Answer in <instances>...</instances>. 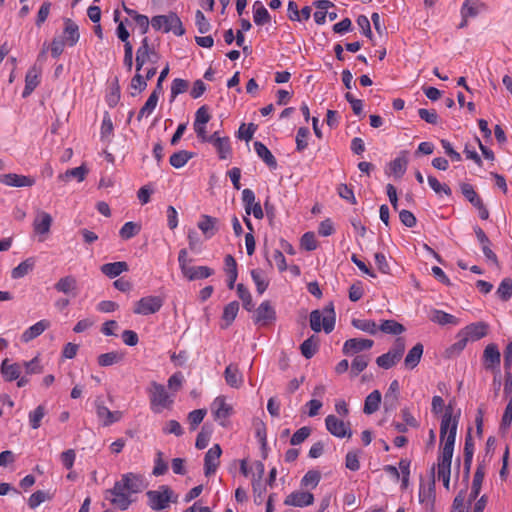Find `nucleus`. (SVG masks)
<instances>
[{"label": "nucleus", "instance_id": "1", "mask_svg": "<svg viewBox=\"0 0 512 512\" xmlns=\"http://www.w3.org/2000/svg\"><path fill=\"white\" fill-rule=\"evenodd\" d=\"M146 486L142 475L129 472L123 474L121 480L116 481L113 488L106 490L105 493L114 496L110 499L112 505L126 510L132 503L129 493H140Z\"/></svg>", "mask_w": 512, "mask_h": 512}, {"label": "nucleus", "instance_id": "2", "mask_svg": "<svg viewBox=\"0 0 512 512\" xmlns=\"http://www.w3.org/2000/svg\"><path fill=\"white\" fill-rule=\"evenodd\" d=\"M310 327L316 333L322 329L327 334L333 331L335 327V311L332 302L326 305L323 311L313 310L310 313Z\"/></svg>", "mask_w": 512, "mask_h": 512}, {"label": "nucleus", "instance_id": "3", "mask_svg": "<svg viewBox=\"0 0 512 512\" xmlns=\"http://www.w3.org/2000/svg\"><path fill=\"white\" fill-rule=\"evenodd\" d=\"M147 392L151 409L155 413H160L165 408H171L174 403L173 396L167 392L165 386L156 381L150 382Z\"/></svg>", "mask_w": 512, "mask_h": 512}, {"label": "nucleus", "instance_id": "4", "mask_svg": "<svg viewBox=\"0 0 512 512\" xmlns=\"http://www.w3.org/2000/svg\"><path fill=\"white\" fill-rule=\"evenodd\" d=\"M146 496L149 507L155 511L168 508L170 502H177V495L167 485H161L158 490L147 491Z\"/></svg>", "mask_w": 512, "mask_h": 512}, {"label": "nucleus", "instance_id": "5", "mask_svg": "<svg viewBox=\"0 0 512 512\" xmlns=\"http://www.w3.org/2000/svg\"><path fill=\"white\" fill-rule=\"evenodd\" d=\"M460 410L456 414H454V402L450 401L447 406H445V411L441 419L440 424V440L441 443L445 442V439L451 428L455 424L456 428L458 427V422L460 418Z\"/></svg>", "mask_w": 512, "mask_h": 512}, {"label": "nucleus", "instance_id": "6", "mask_svg": "<svg viewBox=\"0 0 512 512\" xmlns=\"http://www.w3.org/2000/svg\"><path fill=\"white\" fill-rule=\"evenodd\" d=\"M163 305V300L158 296L142 297L135 303L133 312L138 315H149L158 312Z\"/></svg>", "mask_w": 512, "mask_h": 512}, {"label": "nucleus", "instance_id": "7", "mask_svg": "<svg viewBox=\"0 0 512 512\" xmlns=\"http://www.w3.org/2000/svg\"><path fill=\"white\" fill-rule=\"evenodd\" d=\"M483 363L486 370L500 373L501 354L496 344H488L483 352Z\"/></svg>", "mask_w": 512, "mask_h": 512}, {"label": "nucleus", "instance_id": "8", "mask_svg": "<svg viewBox=\"0 0 512 512\" xmlns=\"http://www.w3.org/2000/svg\"><path fill=\"white\" fill-rule=\"evenodd\" d=\"M325 425L326 429L335 437L351 438L352 436L350 422L345 423L343 420L338 419L335 415H328L325 418Z\"/></svg>", "mask_w": 512, "mask_h": 512}, {"label": "nucleus", "instance_id": "9", "mask_svg": "<svg viewBox=\"0 0 512 512\" xmlns=\"http://www.w3.org/2000/svg\"><path fill=\"white\" fill-rule=\"evenodd\" d=\"M222 449L219 444H215L205 454L204 457V474L205 476H211L214 474L220 464V456Z\"/></svg>", "mask_w": 512, "mask_h": 512}, {"label": "nucleus", "instance_id": "10", "mask_svg": "<svg viewBox=\"0 0 512 512\" xmlns=\"http://www.w3.org/2000/svg\"><path fill=\"white\" fill-rule=\"evenodd\" d=\"M36 180L32 176L8 173L0 175V183L10 187H31Z\"/></svg>", "mask_w": 512, "mask_h": 512}, {"label": "nucleus", "instance_id": "11", "mask_svg": "<svg viewBox=\"0 0 512 512\" xmlns=\"http://www.w3.org/2000/svg\"><path fill=\"white\" fill-rule=\"evenodd\" d=\"M52 222L53 218L49 213L38 209L32 224L35 234L40 236L48 235Z\"/></svg>", "mask_w": 512, "mask_h": 512}, {"label": "nucleus", "instance_id": "12", "mask_svg": "<svg viewBox=\"0 0 512 512\" xmlns=\"http://www.w3.org/2000/svg\"><path fill=\"white\" fill-rule=\"evenodd\" d=\"M151 56H157L156 51L150 46L147 37H144L141 46L136 51V72H140L146 62L151 60Z\"/></svg>", "mask_w": 512, "mask_h": 512}, {"label": "nucleus", "instance_id": "13", "mask_svg": "<svg viewBox=\"0 0 512 512\" xmlns=\"http://www.w3.org/2000/svg\"><path fill=\"white\" fill-rule=\"evenodd\" d=\"M96 414L103 426H110L122 418V412L111 411L103 402L96 400Z\"/></svg>", "mask_w": 512, "mask_h": 512}, {"label": "nucleus", "instance_id": "14", "mask_svg": "<svg viewBox=\"0 0 512 512\" xmlns=\"http://www.w3.org/2000/svg\"><path fill=\"white\" fill-rule=\"evenodd\" d=\"M455 440H456V426L454 424L453 427L451 428V431L447 435L445 442L442 446L441 453L438 457V463L451 465Z\"/></svg>", "mask_w": 512, "mask_h": 512}, {"label": "nucleus", "instance_id": "15", "mask_svg": "<svg viewBox=\"0 0 512 512\" xmlns=\"http://www.w3.org/2000/svg\"><path fill=\"white\" fill-rule=\"evenodd\" d=\"M314 502V496L310 492L306 491H295L289 494L285 500L284 504L295 507H306L312 505Z\"/></svg>", "mask_w": 512, "mask_h": 512}, {"label": "nucleus", "instance_id": "16", "mask_svg": "<svg viewBox=\"0 0 512 512\" xmlns=\"http://www.w3.org/2000/svg\"><path fill=\"white\" fill-rule=\"evenodd\" d=\"M374 341L371 339H362V338H351L345 341L343 345V353L355 354L364 350H369L372 348Z\"/></svg>", "mask_w": 512, "mask_h": 512}, {"label": "nucleus", "instance_id": "17", "mask_svg": "<svg viewBox=\"0 0 512 512\" xmlns=\"http://www.w3.org/2000/svg\"><path fill=\"white\" fill-rule=\"evenodd\" d=\"M54 288L60 293L75 297L77 295V280L72 275L62 277L54 284Z\"/></svg>", "mask_w": 512, "mask_h": 512}, {"label": "nucleus", "instance_id": "18", "mask_svg": "<svg viewBox=\"0 0 512 512\" xmlns=\"http://www.w3.org/2000/svg\"><path fill=\"white\" fill-rule=\"evenodd\" d=\"M215 420L227 419L233 412L231 405L227 404L223 396H218L212 403Z\"/></svg>", "mask_w": 512, "mask_h": 512}, {"label": "nucleus", "instance_id": "19", "mask_svg": "<svg viewBox=\"0 0 512 512\" xmlns=\"http://www.w3.org/2000/svg\"><path fill=\"white\" fill-rule=\"evenodd\" d=\"M224 378L232 388H239L243 384V375L236 364H229L224 371Z\"/></svg>", "mask_w": 512, "mask_h": 512}, {"label": "nucleus", "instance_id": "20", "mask_svg": "<svg viewBox=\"0 0 512 512\" xmlns=\"http://www.w3.org/2000/svg\"><path fill=\"white\" fill-rule=\"evenodd\" d=\"M488 327V324H486L485 322H476L467 325L462 330L465 332L469 340L477 341L487 335Z\"/></svg>", "mask_w": 512, "mask_h": 512}, {"label": "nucleus", "instance_id": "21", "mask_svg": "<svg viewBox=\"0 0 512 512\" xmlns=\"http://www.w3.org/2000/svg\"><path fill=\"white\" fill-rule=\"evenodd\" d=\"M276 319V312L269 301L262 302L256 310V323L266 324Z\"/></svg>", "mask_w": 512, "mask_h": 512}, {"label": "nucleus", "instance_id": "22", "mask_svg": "<svg viewBox=\"0 0 512 512\" xmlns=\"http://www.w3.org/2000/svg\"><path fill=\"white\" fill-rule=\"evenodd\" d=\"M50 322L47 320H40L28 329H26L21 335V340L24 343H28L41 335L47 328H49Z\"/></svg>", "mask_w": 512, "mask_h": 512}, {"label": "nucleus", "instance_id": "23", "mask_svg": "<svg viewBox=\"0 0 512 512\" xmlns=\"http://www.w3.org/2000/svg\"><path fill=\"white\" fill-rule=\"evenodd\" d=\"M0 371L4 380L11 382L19 378L21 366L18 363L10 364L8 359H4L1 363Z\"/></svg>", "mask_w": 512, "mask_h": 512}, {"label": "nucleus", "instance_id": "24", "mask_svg": "<svg viewBox=\"0 0 512 512\" xmlns=\"http://www.w3.org/2000/svg\"><path fill=\"white\" fill-rule=\"evenodd\" d=\"M64 25H65V27H64L65 41L70 47H72L79 41V38H80L79 27L70 18H66L64 20Z\"/></svg>", "mask_w": 512, "mask_h": 512}, {"label": "nucleus", "instance_id": "25", "mask_svg": "<svg viewBox=\"0 0 512 512\" xmlns=\"http://www.w3.org/2000/svg\"><path fill=\"white\" fill-rule=\"evenodd\" d=\"M424 347L421 343L415 344L407 353L404 364L407 369H414L420 362Z\"/></svg>", "mask_w": 512, "mask_h": 512}, {"label": "nucleus", "instance_id": "26", "mask_svg": "<svg viewBox=\"0 0 512 512\" xmlns=\"http://www.w3.org/2000/svg\"><path fill=\"white\" fill-rule=\"evenodd\" d=\"M217 222L218 220L209 215H202L200 221L198 222V228L202 231L207 239L214 236L217 232Z\"/></svg>", "mask_w": 512, "mask_h": 512}, {"label": "nucleus", "instance_id": "27", "mask_svg": "<svg viewBox=\"0 0 512 512\" xmlns=\"http://www.w3.org/2000/svg\"><path fill=\"white\" fill-rule=\"evenodd\" d=\"M254 149L257 155L264 161V163L271 169L277 168L276 158L271 151L260 141L254 142Z\"/></svg>", "mask_w": 512, "mask_h": 512}, {"label": "nucleus", "instance_id": "28", "mask_svg": "<svg viewBox=\"0 0 512 512\" xmlns=\"http://www.w3.org/2000/svg\"><path fill=\"white\" fill-rule=\"evenodd\" d=\"M214 274V270L207 266H191L183 276L189 281L205 279Z\"/></svg>", "mask_w": 512, "mask_h": 512}, {"label": "nucleus", "instance_id": "29", "mask_svg": "<svg viewBox=\"0 0 512 512\" xmlns=\"http://www.w3.org/2000/svg\"><path fill=\"white\" fill-rule=\"evenodd\" d=\"M101 272L109 278H115L121 273L128 271L129 267L125 261L106 263L101 266Z\"/></svg>", "mask_w": 512, "mask_h": 512}, {"label": "nucleus", "instance_id": "30", "mask_svg": "<svg viewBox=\"0 0 512 512\" xmlns=\"http://www.w3.org/2000/svg\"><path fill=\"white\" fill-rule=\"evenodd\" d=\"M40 74V70L36 68V66H33L31 69L28 70L26 77H25V87L22 93V96L25 98L29 96L34 89L39 84L38 76Z\"/></svg>", "mask_w": 512, "mask_h": 512}, {"label": "nucleus", "instance_id": "31", "mask_svg": "<svg viewBox=\"0 0 512 512\" xmlns=\"http://www.w3.org/2000/svg\"><path fill=\"white\" fill-rule=\"evenodd\" d=\"M382 395L379 390L372 391L365 399L364 403V413L365 414H373L375 413L381 404Z\"/></svg>", "mask_w": 512, "mask_h": 512}, {"label": "nucleus", "instance_id": "32", "mask_svg": "<svg viewBox=\"0 0 512 512\" xmlns=\"http://www.w3.org/2000/svg\"><path fill=\"white\" fill-rule=\"evenodd\" d=\"M430 320L442 326L448 324L457 325L459 322L455 316L438 309H433L431 311Z\"/></svg>", "mask_w": 512, "mask_h": 512}, {"label": "nucleus", "instance_id": "33", "mask_svg": "<svg viewBox=\"0 0 512 512\" xmlns=\"http://www.w3.org/2000/svg\"><path fill=\"white\" fill-rule=\"evenodd\" d=\"M88 168L82 164L79 167L66 170L65 173L60 174L58 179L61 181H68L71 178H76L78 182H82L88 174Z\"/></svg>", "mask_w": 512, "mask_h": 512}, {"label": "nucleus", "instance_id": "34", "mask_svg": "<svg viewBox=\"0 0 512 512\" xmlns=\"http://www.w3.org/2000/svg\"><path fill=\"white\" fill-rule=\"evenodd\" d=\"M239 311V303L237 301H232L224 307L222 320L225 324H222L221 327L223 329L227 328L232 324L235 320L237 313Z\"/></svg>", "mask_w": 512, "mask_h": 512}, {"label": "nucleus", "instance_id": "35", "mask_svg": "<svg viewBox=\"0 0 512 512\" xmlns=\"http://www.w3.org/2000/svg\"><path fill=\"white\" fill-rule=\"evenodd\" d=\"M194 157V153L187 150H180L170 156L169 163L174 168H182L190 159Z\"/></svg>", "mask_w": 512, "mask_h": 512}, {"label": "nucleus", "instance_id": "36", "mask_svg": "<svg viewBox=\"0 0 512 512\" xmlns=\"http://www.w3.org/2000/svg\"><path fill=\"white\" fill-rule=\"evenodd\" d=\"M456 338V342L446 350L448 357L458 355L466 347L468 341H470L463 330L459 331Z\"/></svg>", "mask_w": 512, "mask_h": 512}, {"label": "nucleus", "instance_id": "37", "mask_svg": "<svg viewBox=\"0 0 512 512\" xmlns=\"http://www.w3.org/2000/svg\"><path fill=\"white\" fill-rule=\"evenodd\" d=\"M484 475H485V473H484L483 467L479 466L476 469L474 477H473L471 492L469 495L470 501L476 500V498L478 497L480 490H481Z\"/></svg>", "mask_w": 512, "mask_h": 512}, {"label": "nucleus", "instance_id": "38", "mask_svg": "<svg viewBox=\"0 0 512 512\" xmlns=\"http://www.w3.org/2000/svg\"><path fill=\"white\" fill-rule=\"evenodd\" d=\"M35 265V260L33 258H27L26 260L22 261L18 266H16L12 272L11 276L13 279H19L24 276H26L28 273H30Z\"/></svg>", "mask_w": 512, "mask_h": 512}, {"label": "nucleus", "instance_id": "39", "mask_svg": "<svg viewBox=\"0 0 512 512\" xmlns=\"http://www.w3.org/2000/svg\"><path fill=\"white\" fill-rule=\"evenodd\" d=\"M124 359V354L118 351H111L98 356V364L101 367L117 364Z\"/></svg>", "mask_w": 512, "mask_h": 512}, {"label": "nucleus", "instance_id": "40", "mask_svg": "<svg viewBox=\"0 0 512 512\" xmlns=\"http://www.w3.org/2000/svg\"><path fill=\"white\" fill-rule=\"evenodd\" d=\"M378 330L390 335H399L405 331V327L395 320H383Z\"/></svg>", "mask_w": 512, "mask_h": 512}, {"label": "nucleus", "instance_id": "41", "mask_svg": "<svg viewBox=\"0 0 512 512\" xmlns=\"http://www.w3.org/2000/svg\"><path fill=\"white\" fill-rule=\"evenodd\" d=\"M54 497L50 491L37 490L28 499V506L31 509L37 508L41 503L49 501Z\"/></svg>", "mask_w": 512, "mask_h": 512}, {"label": "nucleus", "instance_id": "42", "mask_svg": "<svg viewBox=\"0 0 512 512\" xmlns=\"http://www.w3.org/2000/svg\"><path fill=\"white\" fill-rule=\"evenodd\" d=\"M300 350L306 359L312 358L318 350V339L314 335L306 339L301 345Z\"/></svg>", "mask_w": 512, "mask_h": 512}, {"label": "nucleus", "instance_id": "43", "mask_svg": "<svg viewBox=\"0 0 512 512\" xmlns=\"http://www.w3.org/2000/svg\"><path fill=\"white\" fill-rule=\"evenodd\" d=\"M253 20L256 25L260 26L270 22L271 20L268 10L259 1L254 4Z\"/></svg>", "mask_w": 512, "mask_h": 512}, {"label": "nucleus", "instance_id": "44", "mask_svg": "<svg viewBox=\"0 0 512 512\" xmlns=\"http://www.w3.org/2000/svg\"><path fill=\"white\" fill-rule=\"evenodd\" d=\"M159 96H160L159 94L152 91L149 98L147 99V101L145 102V104L143 105V107L140 109V111L138 113V116H137L138 121H140L143 118V116H148L153 112V110L157 106Z\"/></svg>", "mask_w": 512, "mask_h": 512}, {"label": "nucleus", "instance_id": "45", "mask_svg": "<svg viewBox=\"0 0 512 512\" xmlns=\"http://www.w3.org/2000/svg\"><path fill=\"white\" fill-rule=\"evenodd\" d=\"M463 196L474 206L480 205L483 201L481 197L474 190L473 186L468 183H462L460 185Z\"/></svg>", "mask_w": 512, "mask_h": 512}, {"label": "nucleus", "instance_id": "46", "mask_svg": "<svg viewBox=\"0 0 512 512\" xmlns=\"http://www.w3.org/2000/svg\"><path fill=\"white\" fill-rule=\"evenodd\" d=\"M214 147L216 148L220 159H227L231 156L232 149L229 137L225 136L221 139H216Z\"/></svg>", "mask_w": 512, "mask_h": 512}, {"label": "nucleus", "instance_id": "47", "mask_svg": "<svg viewBox=\"0 0 512 512\" xmlns=\"http://www.w3.org/2000/svg\"><path fill=\"white\" fill-rule=\"evenodd\" d=\"M408 161L405 157H397L390 162L389 168L396 178H401L407 169Z\"/></svg>", "mask_w": 512, "mask_h": 512}, {"label": "nucleus", "instance_id": "48", "mask_svg": "<svg viewBox=\"0 0 512 512\" xmlns=\"http://www.w3.org/2000/svg\"><path fill=\"white\" fill-rule=\"evenodd\" d=\"M321 480V473L318 470H309L301 479V486L314 489Z\"/></svg>", "mask_w": 512, "mask_h": 512}, {"label": "nucleus", "instance_id": "49", "mask_svg": "<svg viewBox=\"0 0 512 512\" xmlns=\"http://www.w3.org/2000/svg\"><path fill=\"white\" fill-rule=\"evenodd\" d=\"M256 437L258 438L261 444V450L263 458L267 457V434H266V425L263 421L259 420L256 424Z\"/></svg>", "mask_w": 512, "mask_h": 512}, {"label": "nucleus", "instance_id": "50", "mask_svg": "<svg viewBox=\"0 0 512 512\" xmlns=\"http://www.w3.org/2000/svg\"><path fill=\"white\" fill-rule=\"evenodd\" d=\"M172 31L177 36H182L185 33L182 22L176 13H170L169 25L165 27L164 32L168 33Z\"/></svg>", "mask_w": 512, "mask_h": 512}, {"label": "nucleus", "instance_id": "51", "mask_svg": "<svg viewBox=\"0 0 512 512\" xmlns=\"http://www.w3.org/2000/svg\"><path fill=\"white\" fill-rule=\"evenodd\" d=\"M352 325L364 332H367L371 335H375L378 331V326L376 323L372 320H365V319H353Z\"/></svg>", "mask_w": 512, "mask_h": 512}, {"label": "nucleus", "instance_id": "52", "mask_svg": "<svg viewBox=\"0 0 512 512\" xmlns=\"http://www.w3.org/2000/svg\"><path fill=\"white\" fill-rule=\"evenodd\" d=\"M237 294H238V297L243 302V307L247 311H252L254 309V304H253V301H252L251 293L249 292V290L242 283H239L237 285Z\"/></svg>", "mask_w": 512, "mask_h": 512}, {"label": "nucleus", "instance_id": "53", "mask_svg": "<svg viewBox=\"0 0 512 512\" xmlns=\"http://www.w3.org/2000/svg\"><path fill=\"white\" fill-rule=\"evenodd\" d=\"M496 294L502 301H508L512 297V279L504 278L501 281Z\"/></svg>", "mask_w": 512, "mask_h": 512}, {"label": "nucleus", "instance_id": "54", "mask_svg": "<svg viewBox=\"0 0 512 512\" xmlns=\"http://www.w3.org/2000/svg\"><path fill=\"white\" fill-rule=\"evenodd\" d=\"M251 277L256 285L257 292L259 294H263L269 285V282L264 277L263 272L261 270L254 269L251 271Z\"/></svg>", "mask_w": 512, "mask_h": 512}, {"label": "nucleus", "instance_id": "55", "mask_svg": "<svg viewBox=\"0 0 512 512\" xmlns=\"http://www.w3.org/2000/svg\"><path fill=\"white\" fill-rule=\"evenodd\" d=\"M141 230L139 224L134 222H126L120 229L119 235L122 239L128 240L136 236Z\"/></svg>", "mask_w": 512, "mask_h": 512}, {"label": "nucleus", "instance_id": "56", "mask_svg": "<svg viewBox=\"0 0 512 512\" xmlns=\"http://www.w3.org/2000/svg\"><path fill=\"white\" fill-rule=\"evenodd\" d=\"M46 414V409L43 405L37 406L33 411L29 413L30 426L33 429H38L41 425V420Z\"/></svg>", "mask_w": 512, "mask_h": 512}, {"label": "nucleus", "instance_id": "57", "mask_svg": "<svg viewBox=\"0 0 512 512\" xmlns=\"http://www.w3.org/2000/svg\"><path fill=\"white\" fill-rule=\"evenodd\" d=\"M146 87L147 80L142 74H140V72H136V74L134 75L130 82V88L135 90L136 92H131V96H136L137 93H141L142 91H144Z\"/></svg>", "mask_w": 512, "mask_h": 512}, {"label": "nucleus", "instance_id": "58", "mask_svg": "<svg viewBox=\"0 0 512 512\" xmlns=\"http://www.w3.org/2000/svg\"><path fill=\"white\" fill-rule=\"evenodd\" d=\"M369 363V357L366 355H358L356 356L351 364V375L353 377L357 376L360 372H362Z\"/></svg>", "mask_w": 512, "mask_h": 512}, {"label": "nucleus", "instance_id": "59", "mask_svg": "<svg viewBox=\"0 0 512 512\" xmlns=\"http://www.w3.org/2000/svg\"><path fill=\"white\" fill-rule=\"evenodd\" d=\"M120 100V86L118 83V78L114 79V82L111 85L110 92L106 96V102L109 107H115Z\"/></svg>", "mask_w": 512, "mask_h": 512}, {"label": "nucleus", "instance_id": "60", "mask_svg": "<svg viewBox=\"0 0 512 512\" xmlns=\"http://www.w3.org/2000/svg\"><path fill=\"white\" fill-rule=\"evenodd\" d=\"M206 413V409H196L188 414L187 419L190 425V430L194 431L197 429L199 424L203 421Z\"/></svg>", "mask_w": 512, "mask_h": 512}, {"label": "nucleus", "instance_id": "61", "mask_svg": "<svg viewBox=\"0 0 512 512\" xmlns=\"http://www.w3.org/2000/svg\"><path fill=\"white\" fill-rule=\"evenodd\" d=\"M512 423V395L509 399V402L505 408L504 414L501 419L499 431L501 433H506Z\"/></svg>", "mask_w": 512, "mask_h": 512}, {"label": "nucleus", "instance_id": "62", "mask_svg": "<svg viewBox=\"0 0 512 512\" xmlns=\"http://www.w3.org/2000/svg\"><path fill=\"white\" fill-rule=\"evenodd\" d=\"M310 135V131L307 127H300L297 131L296 135V150L298 152H302L307 148L308 142L307 139Z\"/></svg>", "mask_w": 512, "mask_h": 512}, {"label": "nucleus", "instance_id": "63", "mask_svg": "<svg viewBox=\"0 0 512 512\" xmlns=\"http://www.w3.org/2000/svg\"><path fill=\"white\" fill-rule=\"evenodd\" d=\"M189 83L187 80L176 78L171 85V101L174 100L179 94L187 91Z\"/></svg>", "mask_w": 512, "mask_h": 512}, {"label": "nucleus", "instance_id": "64", "mask_svg": "<svg viewBox=\"0 0 512 512\" xmlns=\"http://www.w3.org/2000/svg\"><path fill=\"white\" fill-rule=\"evenodd\" d=\"M311 434V429L307 426L298 429L291 437L290 444L295 446L304 442Z\"/></svg>", "mask_w": 512, "mask_h": 512}]
</instances>
